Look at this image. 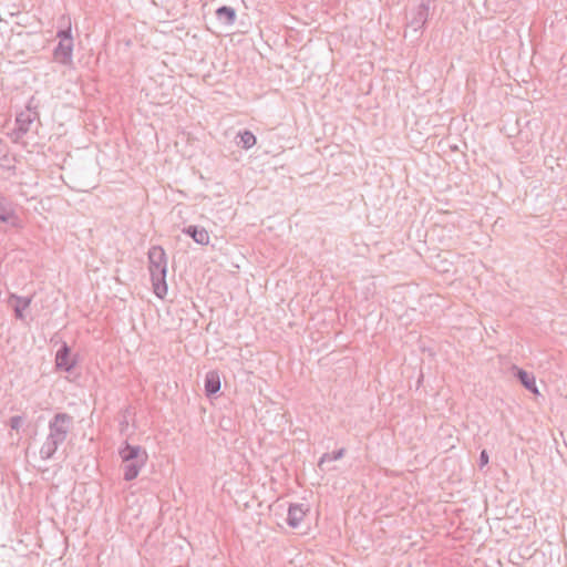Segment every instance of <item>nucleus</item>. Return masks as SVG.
<instances>
[{"label": "nucleus", "mask_w": 567, "mask_h": 567, "mask_svg": "<svg viewBox=\"0 0 567 567\" xmlns=\"http://www.w3.org/2000/svg\"><path fill=\"white\" fill-rule=\"evenodd\" d=\"M214 390H215V395L219 392L220 390V380H219V377L215 373V385H214Z\"/></svg>", "instance_id": "412c9836"}, {"label": "nucleus", "mask_w": 567, "mask_h": 567, "mask_svg": "<svg viewBox=\"0 0 567 567\" xmlns=\"http://www.w3.org/2000/svg\"><path fill=\"white\" fill-rule=\"evenodd\" d=\"M344 454H346V449L344 447H341V449H339L337 451H333L331 453H324L320 457L318 466L321 467L327 462L340 460V458H342L344 456Z\"/></svg>", "instance_id": "2eb2a0df"}, {"label": "nucleus", "mask_w": 567, "mask_h": 567, "mask_svg": "<svg viewBox=\"0 0 567 567\" xmlns=\"http://www.w3.org/2000/svg\"><path fill=\"white\" fill-rule=\"evenodd\" d=\"M34 121V115L28 110L25 112H21L17 115L16 124H17V131L20 134H25L29 132L31 124Z\"/></svg>", "instance_id": "ddd939ff"}, {"label": "nucleus", "mask_w": 567, "mask_h": 567, "mask_svg": "<svg viewBox=\"0 0 567 567\" xmlns=\"http://www.w3.org/2000/svg\"><path fill=\"white\" fill-rule=\"evenodd\" d=\"M147 257L153 291L158 298L163 299L167 293V257L165 250L161 246H153L150 248Z\"/></svg>", "instance_id": "7ed1b4c3"}, {"label": "nucleus", "mask_w": 567, "mask_h": 567, "mask_svg": "<svg viewBox=\"0 0 567 567\" xmlns=\"http://www.w3.org/2000/svg\"><path fill=\"white\" fill-rule=\"evenodd\" d=\"M23 419L20 415H14L10 419L9 425L12 430L18 431L22 425Z\"/></svg>", "instance_id": "a211bd4d"}, {"label": "nucleus", "mask_w": 567, "mask_h": 567, "mask_svg": "<svg viewBox=\"0 0 567 567\" xmlns=\"http://www.w3.org/2000/svg\"><path fill=\"white\" fill-rule=\"evenodd\" d=\"M237 137L239 138L238 145H240L245 150L251 148L257 142L256 136L252 134V132L248 130L239 132L237 134Z\"/></svg>", "instance_id": "4468645a"}, {"label": "nucleus", "mask_w": 567, "mask_h": 567, "mask_svg": "<svg viewBox=\"0 0 567 567\" xmlns=\"http://www.w3.org/2000/svg\"><path fill=\"white\" fill-rule=\"evenodd\" d=\"M488 460H489V456H488L487 451L483 450L480 453V458H478L480 468H483L485 465H487L488 464Z\"/></svg>", "instance_id": "aec40b11"}, {"label": "nucleus", "mask_w": 567, "mask_h": 567, "mask_svg": "<svg viewBox=\"0 0 567 567\" xmlns=\"http://www.w3.org/2000/svg\"><path fill=\"white\" fill-rule=\"evenodd\" d=\"M205 394L212 400L213 399V371H208L205 377Z\"/></svg>", "instance_id": "dca6fc26"}, {"label": "nucleus", "mask_w": 567, "mask_h": 567, "mask_svg": "<svg viewBox=\"0 0 567 567\" xmlns=\"http://www.w3.org/2000/svg\"><path fill=\"white\" fill-rule=\"evenodd\" d=\"M9 302L13 308L16 318L19 320H22L24 318L23 311L27 308H29V306L31 303V298L11 295Z\"/></svg>", "instance_id": "9b49d317"}, {"label": "nucleus", "mask_w": 567, "mask_h": 567, "mask_svg": "<svg viewBox=\"0 0 567 567\" xmlns=\"http://www.w3.org/2000/svg\"><path fill=\"white\" fill-rule=\"evenodd\" d=\"M219 426L225 431H230L234 427V422L230 417H221L219 421Z\"/></svg>", "instance_id": "6ab92c4d"}, {"label": "nucleus", "mask_w": 567, "mask_h": 567, "mask_svg": "<svg viewBox=\"0 0 567 567\" xmlns=\"http://www.w3.org/2000/svg\"><path fill=\"white\" fill-rule=\"evenodd\" d=\"M183 233L193 238V240L199 245L209 244V234L204 227L190 225L183 229Z\"/></svg>", "instance_id": "1a4fd4ad"}, {"label": "nucleus", "mask_w": 567, "mask_h": 567, "mask_svg": "<svg viewBox=\"0 0 567 567\" xmlns=\"http://www.w3.org/2000/svg\"><path fill=\"white\" fill-rule=\"evenodd\" d=\"M215 16L218 21L225 23L226 25H231L236 21L237 13L234 8L221 6L215 10Z\"/></svg>", "instance_id": "f8f14e48"}, {"label": "nucleus", "mask_w": 567, "mask_h": 567, "mask_svg": "<svg viewBox=\"0 0 567 567\" xmlns=\"http://www.w3.org/2000/svg\"><path fill=\"white\" fill-rule=\"evenodd\" d=\"M73 426V417L59 412L49 421V433L39 451L40 457L44 461L52 458L58 449L66 441Z\"/></svg>", "instance_id": "f257e3e1"}, {"label": "nucleus", "mask_w": 567, "mask_h": 567, "mask_svg": "<svg viewBox=\"0 0 567 567\" xmlns=\"http://www.w3.org/2000/svg\"><path fill=\"white\" fill-rule=\"evenodd\" d=\"M305 515L306 509L303 508V504H291L288 509L287 524L292 528H297Z\"/></svg>", "instance_id": "9d476101"}, {"label": "nucleus", "mask_w": 567, "mask_h": 567, "mask_svg": "<svg viewBox=\"0 0 567 567\" xmlns=\"http://www.w3.org/2000/svg\"><path fill=\"white\" fill-rule=\"evenodd\" d=\"M118 456L122 462L123 478L126 482L135 480L148 461L145 449L140 445H132L126 441L120 446Z\"/></svg>", "instance_id": "f03ea898"}, {"label": "nucleus", "mask_w": 567, "mask_h": 567, "mask_svg": "<svg viewBox=\"0 0 567 567\" xmlns=\"http://www.w3.org/2000/svg\"><path fill=\"white\" fill-rule=\"evenodd\" d=\"M431 0H423L413 11L412 19L408 22V27L414 32L422 31L430 16Z\"/></svg>", "instance_id": "20e7f679"}, {"label": "nucleus", "mask_w": 567, "mask_h": 567, "mask_svg": "<svg viewBox=\"0 0 567 567\" xmlns=\"http://www.w3.org/2000/svg\"><path fill=\"white\" fill-rule=\"evenodd\" d=\"M56 37L61 42H73L71 27L58 31Z\"/></svg>", "instance_id": "f3484780"}, {"label": "nucleus", "mask_w": 567, "mask_h": 567, "mask_svg": "<svg viewBox=\"0 0 567 567\" xmlns=\"http://www.w3.org/2000/svg\"><path fill=\"white\" fill-rule=\"evenodd\" d=\"M0 223L9 224L12 227H20V219L16 215L11 205L4 198L0 197Z\"/></svg>", "instance_id": "0eeeda50"}, {"label": "nucleus", "mask_w": 567, "mask_h": 567, "mask_svg": "<svg viewBox=\"0 0 567 567\" xmlns=\"http://www.w3.org/2000/svg\"><path fill=\"white\" fill-rule=\"evenodd\" d=\"M515 377L520 382V384L534 394H539L538 388L536 385V380L533 373L527 372L524 369L515 367Z\"/></svg>", "instance_id": "6e6552de"}, {"label": "nucleus", "mask_w": 567, "mask_h": 567, "mask_svg": "<svg viewBox=\"0 0 567 567\" xmlns=\"http://www.w3.org/2000/svg\"><path fill=\"white\" fill-rule=\"evenodd\" d=\"M76 364V361L71 358V348L66 342H62L60 349L55 354V367L58 370L70 372Z\"/></svg>", "instance_id": "39448f33"}, {"label": "nucleus", "mask_w": 567, "mask_h": 567, "mask_svg": "<svg viewBox=\"0 0 567 567\" xmlns=\"http://www.w3.org/2000/svg\"><path fill=\"white\" fill-rule=\"evenodd\" d=\"M53 56L56 62L63 65H70L73 58V42H61L53 50Z\"/></svg>", "instance_id": "423d86ee"}]
</instances>
